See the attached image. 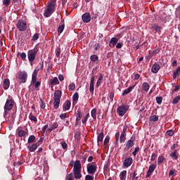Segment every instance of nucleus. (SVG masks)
Wrapping results in <instances>:
<instances>
[{"label":"nucleus","instance_id":"54","mask_svg":"<svg viewBox=\"0 0 180 180\" xmlns=\"http://www.w3.org/2000/svg\"><path fill=\"white\" fill-rule=\"evenodd\" d=\"M98 49H101V45H99V44H95L94 45V51H98Z\"/></svg>","mask_w":180,"mask_h":180},{"label":"nucleus","instance_id":"53","mask_svg":"<svg viewBox=\"0 0 180 180\" xmlns=\"http://www.w3.org/2000/svg\"><path fill=\"white\" fill-rule=\"evenodd\" d=\"M30 120H32V122H37V117H36V116L34 115H30Z\"/></svg>","mask_w":180,"mask_h":180},{"label":"nucleus","instance_id":"7","mask_svg":"<svg viewBox=\"0 0 180 180\" xmlns=\"http://www.w3.org/2000/svg\"><path fill=\"white\" fill-rule=\"evenodd\" d=\"M13 98L12 97H9V99L6 100V104L4 105V109L8 110H12L13 108Z\"/></svg>","mask_w":180,"mask_h":180},{"label":"nucleus","instance_id":"9","mask_svg":"<svg viewBox=\"0 0 180 180\" xmlns=\"http://www.w3.org/2000/svg\"><path fill=\"white\" fill-rule=\"evenodd\" d=\"M127 112V109L124 105H120L117 108V113L119 116H124Z\"/></svg>","mask_w":180,"mask_h":180},{"label":"nucleus","instance_id":"6","mask_svg":"<svg viewBox=\"0 0 180 180\" xmlns=\"http://www.w3.org/2000/svg\"><path fill=\"white\" fill-rule=\"evenodd\" d=\"M36 56H37V50L34 49L28 51L27 57L30 63H33L36 60Z\"/></svg>","mask_w":180,"mask_h":180},{"label":"nucleus","instance_id":"10","mask_svg":"<svg viewBox=\"0 0 180 180\" xmlns=\"http://www.w3.org/2000/svg\"><path fill=\"white\" fill-rule=\"evenodd\" d=\"M155 168H157V165H150L148 167L146 178H150V176H151V175H153V172L155 171Z\"/></svg>","mask_w":180,"mask_h":180},{"label":"nucleus","instance_id":"16","mask_svg":"<svg viewBox=\"0 0 180 180\" xmlns=\"http://www.w3.org/2000/svg\"><path fill=\"white\" fill-rule=\"evenodd\" d=\"M9 86H11V81L9 79H4L3 82V88L5 91L9 89Z\"/></svg>","mask_w":180,"mask_h":180},{"label":"nucleus","instance_id":"25","mask_svg":"<svg viewBox=\"0 0 180 180\" xmlns=\"http://www.w3.org/2000/svg\"><path fill=\"white\" fill-rule=\"evenodd\" d=\"M152 29H153L154 31L156 32V33H158V34H160V33H161V30H162V27L158 26V25L155 24L152 26Z\"/></svg>","mask_w":180,"mask_h":180},{"label":"nucleus","instance_id":"45","mask_svg":"<svg viewBox=\"0 0 180 180\" xmlns=\"http://www.w3.org/2000/svg\"><path fill=\"white\" fill-rule=\"evenodd\" d=\"M139 151H140V148L139 146H137L135 148L134 151L132 153V155H134V157H136V155H137V153H139Z\"/></svg>","mask_w":180,"mask_h":180},{"label":"nucleus","instance_id":"15","mask_svg":"<svg viewBox=\"0 0 180 180\" xmlns=\"http://www.w3.org/2000/svg\"><path fill=\"white\" fill-rule=\"evenodd\" d=\"M105 134L103 132H101L97 137V144L98 146H102L103 143V137Z\"/></svg>","mask_w":180,"mask_h":180},{"label":"nucleus","instance_id":"27","mask_svg":"<svg viewBox=\"0 0 180 180\" xmlns=\"http://www.w3.org/2000/svg\"><path fill=\"white\" fill-rule=\"evenodd\" d=\"M142 89H143L145 92H148L150 90V84H148L147 82H143L142 84Z\"/></svg>","mask_w":180,"mask_h":180},{"label":"nucleus","instance_id":"52","mask_svg":"<svg viewBox=\"0 0 180 180\" xmlns=\"http://www.w3.org/2000/svg\"><path fill=\"white\" fill-rule=\"evenodd\" d=\"M47 129H49V124H46L44 127H42L41 131H42L43 134H44V133H46V131L47 130Z\"/></svg>","mask_w":180,"mask_h":180},{"label":"nucleus","instance_id":"55","mask_svg":"<svg viewBox=\"0 0 180 180\" xmlns=\"http://www.w3.org/2000/svg\"><path fill=\"white\" fill-rule=\"evenodd\" d=\"M94 176H91L89 174H87L85 176V180H94Z\"/></svg>","mask_w":180,"mask_h":180},{"label":"nucleus","instance_id":"39","mask_svg":"<svg viewBox=\"0 0 180 180\" xmlns=\"http://www.w3.org/2000/svg\"><path fill=\"white\" fill-rule=\"evenodd\" d=\"M64 27H65V25H61L58 27V33L59 34H61L62 32H64Z\"/></svg>","mask_w":180,"mask_h":180},{"label":"nucleus","instance_id":"4","mask_svg":"<svg viewBox=\"0 0 180 180\" xmlns=\"http://www.w3.org/2000/svg\"><path fill=\"white\" fill-rule=\"evenodd\" d=\"M16 27L20 32H25L27 29V22L23 20L17 21Z\"/></svg>","mask_w":180,"mask_h":180},{"label":"nucleus","instance_id":"64","mask_svg":"<svg viewBox=\"0 0 180 180\" xmlns=\"http://www.w3.org/2000/svg\"><path fill=\"white\" fill-rule=\"evenodd\" d=\"M58 79H59V81H60V82L64 81V75H58Z\"/></svg>","mask_w":180,"mask_h":180},{"label":"nucleus","instance_id":"30","mask_svg":"<svg viewBox=\"0 0 180 180\" xmlns=\"http://www.w3.org/2000/svg\"><path fill=\"white\" fill-rule=\"evenodd\" d=\"M126 175H127V171L124 170L120 174V180H126Z\"/></svg>","mask_w":180,"mask_h":180},{"label":"nucleus","instance_id":"35","mask_svg":"<svg viewBox=\"0 0 180 180\" xmlns=\"http://www.w3.org/2000/svg\"><path fill=\"white\" fill-rule=\"evenodd\" d=\"M36 140V136H34V135H31L30 136V137L28 138V141H27V143L29 144L32 143H34Z\"/></svg>","mask_w":180,"mask_h":180},{"label":"nucleus","instance_id":"5","mask_svg":"<svg viewBox=\"0 0 180 180\" xmlns=\"http://www.w3.org/2000/svg\"><path fill=\"white\" fill-rule=\"evenodd\" d=\"M17 78L20 80V84H25L27 81V72L26 71L19 72Z\"/></svg>","mask_w":180,"mask_h":180},{"label":"nucleus","instance_id":"46","mask_svg":"<svg viewBox=\"0 0 180 180\" xmlns=\"http://www.w3.org/2000/svg\"><path fill=\"white\" fill-rule=\"evenodd\" d=\"M156 102L158 105H161L162 103V98L161 96L156 97Z\"/></svg>","mask_w":180,"mask_h":180},{"label":"nucleus","instance_id":"26","mask_svg":"<svg viewBox=\"0 0 180 180\" xmlns=\"http://www.w3.org/2000/svg\"><path fill=\"white\" fill-rule=\"evenodd\" d=\"M31 85H34V88L36 89V91H39L40 85H41V82L37 81L34 83H31Z\"/></svg>","mask_w":180,"mask_h":180},{"label":"nucleus","instance_id":"41","mask_svg":"<svg viewBox=\"0 0 180 180\" xmlns=\"http://www.w3.org/2000/svg\"><path fill=\"white\" fill-rule=\"evenodd\" d=\"M82 117V113H81L79 111H77V116H76L77 122H79Z\"/></svg>","mask_w":180,"mask_h":180},{"label":"nucleus","instance_id":"31","mask_svg":"<svg viewBox=\"0 0 180 180\" xmlns=\"http://www.w3.org/2000/svg\"><path fill=\"white\" fill-rule=\"evenodd\" d=\"M164 161H165V157L162 155H160L158 158V165H161Z\"/></svg>","mask_w":180,"mask_h":180},{"label":"nucleus","instance_id":"3","mask_svg":"<svg viewBox=\"0 0 180 180\" xmlns=\"http://www.w3.org/2000/svg\"><path fill=\"white\" fill-rule=\"evenodd\" d=\"M56 11V2L51 1L47 6L46 10L44 13V16L45 18H50Z\"/></svg>","mask_w":180,"mask_h":180},{"label":"nucleus","instance_id":"18","mask_svg":"<svg viewBox=\"0 0 180 180\" xmlns=\"http://www.w3.org/2000/svg\"><path fill=\"white\" fill-rule=\"evenodd\" d=\"M43 68H44V65L43 64V63H39V68L37 67L36 69H34L32 75L37 77V74H39V71L40 70H43Z\"/></svg>","mask_w":180,"mask_h":180},{"label":"nucleus","instance_id":"37","mask_svg":"<svg viewBox=\"0 0 180 180\" xmlns=\"http://www.w3.org/2000/svg\"><path fill=\"white\" fill-rule=\"evenodd\" d=\"M39 106H40L41 109L46 108V103L44 101H43V99H41V98H40Z\"/></svg>","mask_w":180,"mask_h":180},{"label":"nucleus","instance_id":"43","mask_svg":"<svg viewBox=\"0 0 180 180\" xmlns=\"http://www.w3.org/2000/svg\"><path fill=\"white\" fill-rule=\"evenodd\" d=\"M60 54H61V49L57 48L56 49V56L57 57V58L60 57Z\"/></svg>","mask_w":180,"mask_h":180},{"label":"nucleus","instance_id":"48","mask_svg":"<svg viewBox=\"0 0 180 180\" xmlns=\"http://www.w3.org/2000/svg\"><path fill=\"white\" fill-rule=\"evenodd\" d=\"M89 91H90V94L91 95H93L94 91H95V87H94V84H90L89 85Z\"/></svg>","mask_w":180,"mask_h":180},{"label":"nucleus","instance_id":"8","mask_svg":"<svg viewBox=\"0 0 180 180\" xmlns=\"http://www.w3.org/2000/svg\"><path fill=\"white\" fill-rule=\"evenodd\" d=\"M87 172L88 174H91V175H94L96 172V165L88 164L87 165Z\"/></svg>","mask_w":180,"mask_h":180},{"label":"nucleus","instance_id":"21","mask_svg":"<svg viewBox=\"0 0 180 180\" xmlns=\"http://www.w3.org/2000/svg\"><path fill=\"white\" fill-rule=\"evenodd\" d=\"M160 68H161L160 65H158V63H155L152 66L151 71H152V72H153V74H157V72H158V71H160Z\"/></svg>","mask_w":180,"mask_h":180},{"label":"nucleus","instance_id":"24","mask_svg":"<svg viewBox=\"0 0 180 180\" xmlns=\"http://www.w3.org/2000/svg\"><path fill=\"white\" fill-rule=\"evenodd\" d=\"M39 146L40 144L37 143L32 144L31 146H28V148L30 153H34V151H36V150H37V147H39Z\"/></svg>","mask_w":180,"mask_h":180},{"label":"nucleus","instance_id":"57","mask_svg":"<svg viewBox=\"0 0 180 180\" xmlns=\"http://www.w3.org/2000/svg\"><path fill=\"white\" fill-rule=\"evenodd\" d=\"M37 82V76L32 75L31 84H33L34 82Z\"/></svg>","mask_w":180,"mask_h":180},{"label":"nucleus","instance_id":"59","mask_svg":"<svg viewBox=\"0 0 180 180\" xmlns=\"http://www.w3.org/2000/svg\"><path fill=\"white\" fill-rule=\"evenodd\" d=\"M53 130H56L58 127V123L54 122L52 126H51Z\"/></svg>","mask_w":180,"mask_h":180},{"label":"nucleus","instance_id":"23","mask_svg":"<svg viewBox=\"0 0 180 180\" xmlns=\"http://www.w3.org/2000/svg\"><path fill=\"white\" fill-rule=\"evenodd\" d=\"M60 84V81H58V78L57 77H53V79H50L49 85H58Z\"/></svg>","mask_w":180,"mask_h":180},{"label":"nucleus","instance_id":"17","mask_svg":"<svg viewBox=\"0 0 180 180\" xmlns=\"http://www.w3.org/2000/svg\"><path fill=\"white\" fill-rule=\"evenodd\" d=\"M136 85H137V83H135V84L134 86H129L127 89H126L125 90H124V91L122 93V96H124V95H128V94H130V92H131V91H133V89H134V88H136Z\"/></svg>","mask_w":180,"mask_h":180},{"label":"nucleus","instance_id":"38","mask_svg":"<svg viewBox=\"0 0 180 180\" xmlns=\"http://www.w3.org/2000/svg\"><path fill=\"white\" fill-rule=\"evenodd\" d=\"M90 60H91L93 63H95V61H98V60H99V57L96 55H91L90 56Z\"/></svg>","mask_w":180,"mask_h":180},{"label":"nucleus","instance_id":"60","mask_svg":"<svg viewBox=\"0 0 180 180\" xmlns=\"http://www.w3.org/2000/svg\"><path fill=\"white\" fill-rule=\"evenodd\" d=\"M60 119H61L62 120H64V119H65V117H67V115L65 113H62L59 115Z\"/></svg>","mask_w":180,"mask_h":180},{"label":"nucleus","instance_id":"44","mask_svg":"<svg viewBox=\"0 0 180 180\" xmlns=\"http://www.w3.org/2000/svg\"><path fill=\"white\" fill-rule=\"evenodd\" d=\"M150 122H157L158 121V115H153L150 117Z\"/></svg>","mask_w":180,"mask_h":180},{"label":"nucleus","instance_id":"13","mask_svg":"<svg viewBox=\"0 0 180 180\" xmlns=\"http://www.w3.org/2000/svg\"><path fill=\"white\" fill-rule=\"evenodd\" d=\"M82 19L84 23H89L91 22V14L89 13H84L82 15Z\"/></svg>","mask_w":180,"mask_h":180},{"label":"nucleus","instance_id":"19","mask_svg":"<svg viewBox=\"0 0 180 180\" xmlns=\"http://www.w3.org/2000/svg\"><path fill=\"white\" fill-rule=\"evenodd\" d=\"M117 41H119V39H117V38L116 37L111 38L109 44L110 47L113 49V47H115V46L117 44Z\"/></svg>","mask_w":180,"mask_h":180},{"label":"nucleus","instance_id":"20","mask_svg":"<svg viewBox=\"0 0 180 180\" xmlns=\"http://www.w3.org/2000/svg\"><path fill=\"white\" fill-rule=\"evenodd\" d=\"M28 133L29 132L27 131H24L22 129L17 130V135L18 136V137H24L25 139V136H27Z\"/></svg>","mask_w":180,"mask_h":180},{"label":"nucleus","instance_id":"50","mask_svg":"<svg viewBox=\"0 0 180 180\" xmlns=\"http://www.w3.org/2000/svg\"><path fill=\"white\" fill-rule=\"evenodd\" d=\"M39 39V33H35L32 39V41H36V40H37Z\"/></svg>","mask_w":180,"mask_h":180},{"label":"nucleus","instance_id":"56","mask_svg":"<svg viewBox=\"0 0 180 180\" xmlns=\"http://www.w3.org/2000/svg\"><path fill=\"white\" fill-rule=\"evenodd\" d=\"M131 176H132V179H137L139 177H137V174H136V171L130 174Z\"/></svg>","mask_w":180,"mask_h":180},{"label":"nucleus","instance_id":"1","mask_svg":"<svg viewBox=\"0 0 180 180\" xmlns=\"http://www.w3.org/2000/svg\"><path fill=\"white\" fill-rule=\"evenodd\" d=\"M70 167H73V173L76 179H81L82 174H81V169H82V165L81 161L77 160L76 161L71 160L70 162Z\"/></svg>","mask_w":180,"mask_h":180},{"label":"nucleus","instance_id":"61","mask_svg":"<svg viewBox=\"0 0 180 180\" xmlns=\"http://www.w3.org/2000/svg\"><path fill=\"white\" fill-rule=\"evenodd\" d=\"M167 136H174V131H172V130H168V131H167Z\"/></svg>","mask_w":180,"mask_h":180},{"label":"nucleus","instance_id":"42","mask_svg":"<svg viewBox=\"0 0 180 180\" xmlns=\"http://www.w3.org/2000/svg\"><path fill=\"white\" fill-rule=\"evenodd\" d=\"M60 145H61L62 148H63V150H67L68 148V145L67 144V143L65 141L60 142Z\"/></svg>","mask_w":180,"mask_h":180},{"label":"nucleus","instance_id":"47","mask_svg":"<svg viewBox=\"0 0 180 180\" xmlns=\"http://www.w3.org/2000/svg\"><path fill=\"white\" fill-rule=\"evenodd\" d=\"M68 88L70 91L75 90V84L74 83H71L69 84Z\"/></svg>","mask_w":180,"mask_h":180},{"label":"nucleus","instance_id":"29","mask_svg":"<svg viewBox=\"0 0 180 180\" xmlns=\"http://www.w3.org/2000/svg\"><path fill=\"white\" fill-rule=\"evenodd\" d=\"M79 98V95L78 92H76L72 96V103H77L78 102V99Z\"/></svg>","mask_w":180,"mask_h":180},{"label":"nucleus","instance_id":"33","mask_svg":"<svg viewBox=\"0 0 180 180\" xmlns=\"http://www.w3.org/2000/svg\"><path fill=\"white\" fill-rule=\"evenodd\" d=\"M96 112H98V110L96 108H94L93 110H91V115L94 120H96Z\"/></svg>","mask_w":180,"mask_h":180},{"label":"nucleus","instance_id":"49","mask_svg":"<svg viewBox=\"0 0 180 180\" xmlns=\"http://www.w3.org/2000/svg\"><path fill=\"white\" fill-rule=\"evenodd\" d=\"M3 5L8 7V5H11V0H3Z\"/></svg>","mask_w":180,"mask_h":180},{"label":"nucleus","instance_id":"2","mask_svg":"<svg viewBox=\"0 0 180 180\" xmlns=\"http://www.w3.org/2000/svg\"><path fill=\"white\" fill-rule=\"evenodd\" d=\"M63 95V92H61L60 90H56L54 92V95H53V108L54 109H58V108H60V103L61 102V96Z\"/></svg>","mask_w":180,"mask_h":180},{"label":"nucleus","instance_id":"32","mask_svg":"<svg viewBox=\"0 0 180 180\" xmlns=\"http://www.w3.org/2000/svg\"><path fill=\"white\" fill-rule=\"evenodd\" d=\"M173 74H174L173 78L174 79H175L178 77V75H180V66L177 67L176 70L174 71Z\"/></svg>","mask_w":180,"mask_h":180},{"label":"nucleus","instance_id":"34","mask_svg":"<svg viewBox=\"0 0 180 180\" xmlns=\"http://www.w3.org/2000/svg\"><path fill=\"white\" fill-rule=\"evenodd\" d=\"M176 153H178V151L175 150L173 153H170V157L172 160H175L178 158V155H176Z\"/></svg>","mask_w":180,"mask_h":180},{"label":"nucleus","instance_id":"36","mask_svg":"<svg viewBox=\"0 0 180 180\" xmlns=\"http://www.w3.org/2000/svg\"><path fill=\"white\" fill-rule=\"evenodd\" d=\"M120 136V134H119V132H117L115 134V146L117 147L119 146V137Z\"/></svg>","mask_w":180,"mask_h":180},{"label":"nucleus","instance_id":"58","mask_svg":"<svg viewBox=\"0 0 180 180\" xmlns=\"http://www.w3.org/2000/svg\"><path fill=\"white\" fill-rule=\"evenodd\" d=\"M113 98H115V94L111 92L109 95V100L110 102H113Z\"/></svg>","mask_w":180,"mask_h":180},{"label":"nucleus","instance_id":"28","mask_svg":"<svg viewBox=\"0 0 180 180\" xmlns=\"http://www.w3.org/2000/svg\"><path fill=\"white\" fill-rule=\"evenodd\" d=\"M103 79V75L100 74V76L96 82V87L97 88H99V86H101Z\"/></svg>","mask_w":180,"mask_h":180},{"label":"nucleus","instance_id":"51","mask_svg":"<svg viewBox=\"0 0 180 180\" xmlns=\"http://www.w3.org/2000/svg\"><path fill=\"white\" fill-rule=\"evenodd\" d=\"M160 51H161V49H157L155 50H153L152 51V56H157V54H158V53H160Z\"/></svg>","mask_w":180,"mask_h":180},{"label":"nucleus","instance_id":"63","mask_svg":"<svg viewBox=\"0 0 180 180\" xmlns=\"http://www.w3.org/2000/svg\"><path fill=\"white\" fill-rule=\"evenodd\" d=\"M122 47H123V44H122L120 42L117 44L116 49H122Z\"/></svg>","mask_w":180,"mask_h":180},{"label":"nucleus","instance_id":"40","mask_svg":"<svg viewBox=\"0 0 180 180\" xmlns=\"http://www.w3.org/2000/svg\"><path fill=\"white\" fill-rule=\"evenodd\" d=\"M180 101V96H176L174 99H173V101H172V103L174 105H176V103H178Z\"/></svg>","mask_w":180,"mask_h":180},{"label":"nucleus","instance_id":"22","mask_svg":"<svg viewBox=\"0 0 180 180\" xmlns=\"http://www.w3.org/2000/svg\"><path fill=\"white\" fill-rule=\"evenodd\" d=\"M133 146H134V141L131 139H129L126 143V147L124 150H130V148H131Z\"/></svg>","mask_w":180,"mask_h":180},{"label":"nucleus","instance_id":"11","mask_svg":"<svg viewBox=\"0 0 180 180\" xmlns=\"http://www.w3.org/2000/svg\"><path fill=\"white\" fill-rule=\"evenodd\" d=\"M126 130H127V127L124 126L123 130H122L120 137V142L121 143H124V141H126Z\"/></svg>","mask_w":180,"mask_h":180},{"label":"nucleus","instance_id":"62","mask_svg":"<svg viewBox=\"0 0 180 180\" xmlns=\"http://www.w3.org/2000/svg\"><path fill=\"white\" fill-rule=\"evenodd\" d=\"M156 158H157V154L153 153L152 155H151L150 160L154 161V160H155Z\"/></svg>","mask_w":180,"mask_h":180},{"label":"nucleus","instance_id":"12","mask_svg":"<svg viewBox=\"0 0 180 180\" xmlns=\"http://www.w3.org/2000/svg\"><path fill=\"white\" fill-rule=\"evenodd\" d=\"M133 164V158H127L123 162V165L125 168H129L130 165Z\"/></svg>","mask_w":180,"mask_h":180},{"label":"nucleus","instance_id":"14","mask_svg":"<svg viewBox=\"0 0 180 180\" xmlns=\"http://www.w3.org/2000/svg\"><path fill=\"white\" fill-rule=\"evenodd\" d=\"M71 108V101L70 100H66L63 105V112H66V110H70Z\"/></svg>","mask_w":180,"mask_h":180}]
</instances>
